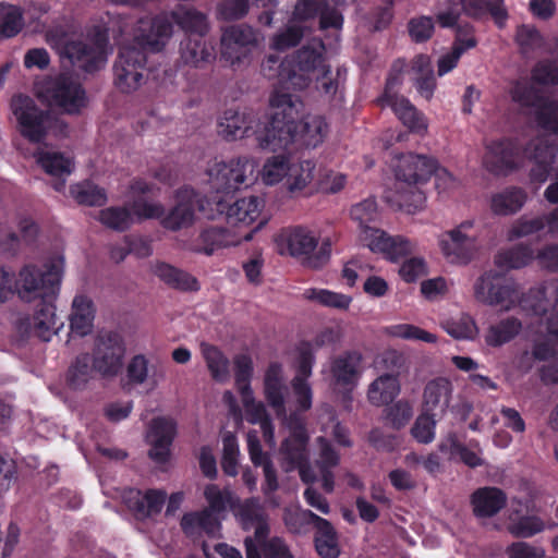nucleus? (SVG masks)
<instances>
[{
  "mask_svg": "<svg viewBox=\"0 0 558 558\" xmlns=\"http://www.w3.org/2000/svg\"><path fill=\"white\" fill-rule=\"evenodd\" d=\"M63 267V257L56 256L41 266L25 265L15 280L13 272L0 266V304L14 293V288L24 301L39 299L32 319V329L43 341H49L62 326L56 315L54 301L60 291Z\"/></svg>",
  "mask_w": 558,
  "mask_h": 558,
  "instance_id": "f257e3e1",
  "label": "nucleus"
},
{
  "mask_svg": "<svg viewBox=\"0 0 558 558\" xmlns=\"http://www.w3.org/2000/svg\"><path fill=\"white\" fill-rule=\"evenodd\" d=\"M269 105V121L262 131L256 132L260 148L276 151L288 148L290 144L315 148L324 142L328 123L322 116L308 114L298 120L303 104L296 96L275 89Z\"/></svg>",
  "mask_w": 558,
  "mask_h": 558,
  "instance_id": "f03ea898",
  "label": "nucleus"
},
{
  "mask_svg": "<svg viewBox=\"0 0 558 558\" xmlns=\"http://www.w3.org/2000/svg\"><path fill=\"white\" fill-rule=\"evenodd\" d=\"M475 299L487 305H501L507 310L520 304L535 316H544L558 305V279L532 287L520 293L515 280L496 270L484 272L474 284Z\"/></svg>",
  "mask_w": 558,
  "mask_h": 558,
  "instance_id": "7ed1b4c3",
  "label": "nucleus"
},
{
  "mask_svg": "<svg viewBox=\"0 0 558 558\" xmlns=\"http://www.w3.org/2000/svg\"><path fill=\"white\" fill-rule=\"evenodd\" d=\"M140 33L133 41L119 48L113 64L114 85L125 94L136 90L143 83L147 63V52H159L172 35L170 22L155 16L149 22H141Z\"/></svg>",
  "mask_w": 558,
  "mask_h": 558,
  "instance_id": "20e7f679",
  "label": "nucleus"
},
{
  "mask_svg": "<svg viewBox=\"0 0 558 558\" xmlns=\"http://www.w3.org/2000/svg\"><path fill=\"white\" fill-rule=\"evenodd\" d=\"M324 53L325 44L322 39L301 47L280 62L279 81L294 89H305L312 82V74L327 66Z\"/></svg>",
  "mask_w": 558,
  "mask_h": 558,
  "instance_id": "39448f33",
  "label": "nucleus"
},
{
  "mask_svg": "<svg viewBox=\"0 0 558 558\" xmlns=\"http://www.w3.org/2000/svg\"><path fill=\"white\" fill-rule=\"evenodd\" d=\"M11 109L22 137L32 144H40L59 120L49 110L41 109L27 95L19 94L11 99Z\"/></svg>",
  "mask_w": 558,
  "mask_h": 558,
  "instance_id": "423d86ee",
  "label": "nucleus"
},
{
  "mask_svg": "<svg viewBox=\"0 0 558 558\" xmlns=\"http://www.w3.org/2000/svg\"><path fill=\"white\" fill-rule=\"evenodd\" d=\"M437 170V160L425 155L407 153L398 158L395 175L398 182H403L411 189L412 202L408 206H413L414 210L423 207L426 197L416 186L427 182Z\"/></svg>",
  "mask_w": 558,
  "mask_h": 558,
  "instance_id": "0eeeda50",
  "label": "nucleus"
},
{
  "mask_svg": "<svg viewBox=\"0 0 558 558\" xmlns=\"http://www.w3.org/2000/svg\"><path fill=\"white\" fill-rule=\"evenodd\" d=\"M256 167L254 159L247 156L232 158L228 162H215L207 170L211 189L218 194L228 195L242 185L248 186L256 179Z\"/></svg>",
  "mask_w": 558,
  "mask_h": 558,
  "instance_id": "6e6552de",
  "label": "nucleus"
},
{
  "mask_svg": "<svg viewBox=\"0 0 558 558\" xmlns=\"http://www.w3.org/2000/svg\"><path fill=\"white\" fill-rule=\"evenodd\" d=\"M90 41L87 44L83 40H69L62 48V56L68 58L72 65L89 74L99 71L107 61L109 45L107 29L96 27Z\"/></svg>",
  "mask_w": 558,
  "mask_h": 558,
  "instance_id": "1a4fd4ad",
  "label": "nucleus"
},
{
  "mask_svg": "<svg viewBox=\"0 0 558 558\" xmlns=\"http://www.w3.org/2000/svg\"><path fill=\"white\" fill-rule=\"evenodd\" d=\"M314 165L310 160L291 163L284 155H276L268 158L263 167L262 177L267 185L279 183L286 179L289 193L295 194L303 191L312 181Z\"/></svg>",
  "mask_w": 558,
  "mask_h": 558,
  "instance_id": "9d476101",
  "label": "nucleus"
},
{
  "mask_svg": "<svg viewBox=\"0 0 558 558\" xmlns=\"http://www.w3.org/2000/svg\"><path fill=\"white\" fill-rule=\"evenodd\" d=\"M126 347L123 337L117 331H100L93 349V368L102 377L117 376L122 367Z\"/></svg>",
  "mask_w": 558,
  "mask_h": 558,
  "instance_id": "9b49d317",
  "label": "nucleus"
},
{
  "mask_svg": "<svg viewBox=\"0 0 558 558\" xmlns=\"http://www.w3.org/2000/svg\"><path fill=\"white\" fill-rule=\"evenodd\" d=\"M439 247L450 263L469 264L478 248V234L474 230V222L466 220L445 232L439 239Z\"/></svg>",
  "mask_w": 558,
  "mask_h": 558,
  "instance_id": "f8f14e48",
  "label": "nucleus"
},
{
  "mask_svg": "<svg viewBox=\"0 0 558 558\" xmlns=\"http://www.w3.org/2000/svg\"><path fill=\"white\" fill-rule=\"evenodd\" d=\"M43 96L53 106L68 113H77L85 107V90L71 76L59 74L46 80L41 89Z\"/></svg>",
  "mask_w": 558,
  "mask_h": 558,
  "instance_id": "ddd939ff",
  "label": "nucleus"
},
{
  "mask_svg": "<svg viewBox=\"0 0 558 558\" xmlns=\"http://www.w3.org/2000/svg\"><path fill=\"white\" fill-rule=\"evenodd\" d=\"M220 43L221 58L231 65H240L248 61L257 47V31L246 24L232 25L223 29Z\"/></svg>",
  "mask_w": 558,
  "mask_h": 558,
  "instance_id": "4468645a",
  "label": "nucleus"
},
{
  "mask_svg": "<svg viewBox=\"0 0 558 558\" xmlns=\"http://www.w3.org/2000/svg\"><path fill=\"white\" fill-rule=\"evenodd\" d=\"M523 150L524 147L518 140L493 141L486 146L483 165L488 172L495 175H507L519 168Z\"/></svg>",
  "mask_w": 558,
  "mask_h": 558,
  "instance_id": "2eb2a0df",
  "label": "nucleus"
},
{
  "mask_svg": "<svg viewBox=\"0 0 558 558\" xmlns=\"http://www.w3.org/2000/svg\"><path fill=\"white\" fill-rule=\"evenodd\" d=\"M289 436L281 445L284 459L293 466L307 464V445L310 436L304 417L300 413H291L288 417Z\"/></svg>",
  "mask_w": 558,
  "mask_h": 558,
  "instance_id": "dca6fc26",
  "label": "nucleus"
},
{
  "mask_svg": "<svg viewBox=\"0 0 558 558\" xmlns=\"http://www.w3.org/2000/svg\"><path fill=\"white\" fill-rule=\"evenodd\" d=\"M558 153V146L547 140L537 137L531 140L524 147L523 156L533 160L530 179L534 183H544L553 171Z\"/></svg>",
  "mask_w": 558,
  "mask_h": 558,
  "instance_id": "f3484780",
  "label": "nucleus"
},
{
  "mask_svg": "<svg viewBox=\"0 0 558 558\" xmlns=\"http://www.w3.org/2000/svg\"><path fill=\"white\" fill-rule=\"evenodd\" d=\"M196 193L184 186L175 192V205L160 218L162 228L169 231H180L191 227L195 219Z\"/></svg>",
  "mask_w": 558,
  "mask_h": 558,
  "instance_id": "a211bd4d",
  "label": "nucleus"
},
{
  "mask_svg": "<svg viewBox=\"0 0 558 558\" xmlns=\"http://www.w3.org/2000/svg\"><path fill=\"white\" fill-rule=\"evenodd\" d=\"M177 433L175 423L167 417H155L149 425L148 439L150 449L148 457L158 464L170 459V447Z\"/></svg>",
  "mask_w": 558,
  "mask_h": 558,
  "instance_id": "6ab92c4d",
  "label": "nucleus"
},
{
  "mask_svg": "<svg viewBox=\"0 0 558 558\" xmlns=\"http://www.w3.org/2000/svg\"><path fill=\"white\" fill-rule=\"evenodd\" d=\"M302 521L313 524L315 527L314 545L317 554L322 558H338L340 547L338 544V534L333 525L312 510H304L301 513Z\"/></svg>",
  "mask_w": 558,
  "mask_h": 558,
  "instance_id": "aec40b11",
  "label": "nucleus"
},
{
  "mask_svg": "<svg viewBox=\"0 0 558 558\" xmlns=\"http://www.w3.org/2000/svg\"><path fill=\"white\" fill-rule=\"evenodd\" d=\"M362 354L354 350L344 351L330 362V375L335 387L351 391L359 381Z\"/></svg>",
  "mask_w": 558,
  "mask_h": 558,
  "instance_id": "412c9836",
  "label": "nucleus"
},
{
  "mask_svg": "<svg viewBox=\"0 0 558 558\" xmlns=\"http://www.w3.org/2000/svg\"><path fill=\"white\" fill-rule=\"evenodd\" d=\"M264 397L278 416L286 415V398L289 392L279 362H270L264 374Z\"/></svg>",
  "mask_w": 558,
  "mask_h": 558,
  "instance_id": "4be33fe9",
  "label": "nucleus"
},
{
  "mask_svg": "<svg viewBox=\"0 0 558 558\" xmlns=\"http://www.w3.org/2000/svg\"><path fill=\"white\" fill-rule=\"evenodd\" d=\"M257 123L252 110L227 109L218 120V134L226 141H235L250 135Z\"/></svg>",
  "mask_w": 558,
  "mask_h": 558,
  "instance_id": "5701e85b",
  "label": "nucleus"
},
{
  "mask_svg": "<svg viewBox=\"0 0 558 558\" xmlns=\"http://www.w3.org/2000/svg\"><path fill=\"white\" fill-rule=\"evenodd\" d=\"M453 386L445 377L430 379L424 387L422 411L442 418L450 405Z\"/></svg>",
  "mask_w": 558,
  "mask_h": 558,
  "instance_id": "b1692460",
  "label": "nucleus"
},
{
  "mask_svg": "<svg viewBox=\"0 0 558 558\" xmlns=\"http://www.w3.org/2000/svg\"><path fill=\"white\" fill-rule=\"evenodd\" d=\"M166 498V492L160 489H147L142 493L140 489L130 488L123 495L128 509L141 519L160 513Z\"/></svg>",
  "mask_w": 558,
  "mask_h": 558,
  "instance_id": "393cba45",
  "label": "nucleus"
},
{
  "mask_svg": "<svg viewBox=\"0 0 558 558\" xmlns=\"http://www.w3.org/2000/svg\"><path fill=\"white\" fill-rule=\"evenodd\" d=\"M238 518L243 531L254 529L255 541H265L270 533L268 514L260 506L259 499L251 497L245 499L238 509Z\"/></svg>",
  "mask_w": 558,
  "mask_h": 558,
  "instance_id": "a878e982",
  "label": "nucleus"
},
{
  "mask_svg": "<svg viewBox=\"0 0 558 558\" xmlns=\"http://www.w3.org/2000/svg\"><path fill=\"white\" fill-rule=\"evenodd\" d=\"M234 236L223 227H208L191 242L190 251L211 256L216 251L236 245Z\"/></svg>",
  "mask_w": 558,
  "mask_h": 558,
  "instance_id": "bb28decb",
  "label": "nucleus"
},
{
  "mask_svg": "<svg viewBox=\"0 0 558 558\" xmlns=\"http://www.w3.org/2000/svg\"><path fill=\"white\" fill-rule=\"evenodd\" d=\"M350 215L361 230L364 241L369 243L383 230L379 228V211L376 199L368 197L351 207Z\"/></svg>",
  "mask_w": 558,
  "mask_h": 558,
  "instance_id": "cd10ccee",
  "label": "nucleus"
},
{
  "mask_svg": "<svg viewBox=\"0 0 558 558\" xmlns=\"http://www.w3.org/2000/svg\"><path fill=\"white\" fill-rule=\"evenodd\" d=\"M264 202L258 196L251 195L236 199L233 204L225 206L221 199L218 201L220 211H225L229 223L250 226L260 215Z\"/></svg>",
  "mask_w": 558,
  "mask_h": 558,
  "instance_id": "c85d7f7f",
  "label": "nucleus"
},
{
  "mask_svg": "<svg viewBox=\"0 0 558 558\" xmlns=\"http://www.w3.org/2000/svg\"><path fill=\"white\" fill-rule=\"evenodd\" d=\"M474 515L492 518L507 505V495L497 487H481L471 495Z\"/></svg>",
  "mask_w": 558,
  "mask_h": 558,
  "instance_id": "c756f323",
  "label": "nucleus"
},
{
  "mask_svg": "<svg viewBox=\"0 0 558 558\" xmlns=\"http://www.w3.org/2000/svg\"><path fill=\"white\" fill-rule=\"evenodd\" d=\"M181 58L185 64L201 68L216 58L215 48L207 44L205 35L186 36L180 46Z\"/></svg>",
  "mask_w": 558,
  "mask_h": 558,
  "instance_id": "7c9ffc66",
  "label": "nucleus"
},
{
  "mask_svg": "<svg viewBox=\"0 0 558 558\" xmlns=\"http://www.w3.org/2000/svg\"><path fill=\"white\" fill-rule=\"evenodd\" d=\"M159 16L167 19L172 28V23H175L182 31H184L186 36H193L196 34L206 35L208 31L206 15L192 7L178 5L170 13L171 21L167 16Z\"/></svg>",
  "mask_w": 558,
  "mask_h": 558,
  "instance_id": "2f4dec72",
  "label": "nucleus"
},
{
  "mask_svg": "<svg viewBox=\"0 0 558 558\" xmlns=\"http://www.w3.org/2000/svg\"><path fill=\"white\" fill-rule=\"evenodd\" d=\"M280 242L287 245L291 256H304L306 258L311 256L318 244L316 236L310 230L300 226L282 231Z\"/></svg>",
  "mask_w": 558,
  "mask_h": 558,
  "instance_id": "473e14b6",
  "label": "nucleus"
},
{
  "mask_svg": "<svg viewBox=\"0 0 558 558\" xmlns=\"http://www.w3.org/2000/svg\"><path fill=\"white\" fill-rule=\"evenodd\" d=\"M527 201V193L520 186H508L493 194L490 209L497 216H511L522 209Z\"/></svg>",
  "mask_w": 558,
  "mask_h": 558,
  "instance_id": "72a5a7b5",
  "label": "nucleus"
},
{
  "mask_svg": "<svg viewBox=\"0 0 558 558\" xmlns=\"http://www.w3.org/2000/svg\"><path fill=\"white\" fill-rule=\"evenodd\" d=\"M372 252L384 253L392 262L405 257L413 252V244L404 236H390L385 231L367 243Z\"/></svg>",
  "mask_w": 558,
  "mask_h": 558,
  "instance_id": "f704fd0d",
  "label": "nucleus"
},
{
  "mask_svg": "<svg viewBox=\"0 0 558 558\" xmlns=\"http://www.w3.org/2000/svg\"><path fill=\"white\" fill-rule=\"evenodd\" d=\"M95 318V308L93 301L83 294L76 295L72 302V313L70 315L71 331L77 336L84 337L92 331Z\"/></svg>",
  "mask_w": 558,
  "mask_h": 558,
  "instance_id": "c9c22d12",
  "label": "nucleus"
},
{
  "mask_svg": "<svg viewBox=\"0 0 558 558\" xmlns=\"http://www.w3.org/2000/svg\"><path fill=\"white\" fill-rule=\"evenodd\" d=\"M385 107L391 108L396 117L410 132L418 135H424L427 132L428 124L425 116L408 98H400L385 105Z\"/></svg>",
  "mask_w": 558,
  "mask_h": 558,
  "instance_id": "e433bc0d",
  "label": "nucleus"
},
{
  "mask_svg": "<svg viewBox=\"0 0 558 558\" xmlns=\"http://www.w3.org/2000/svg\"><path fill=\"white\" fill-rule=\"evenodd\" d=\"M400 392V383L395 375H381L368 388L367 398L376 407L391 403Z\"/></svg>",
  "mask_w": 558,
  "mask_h": 558,
  "instance_id": "4c0bfd02",
  "label": "nucleus"
},
{
  "mask_svg": "<svg viewBox=\"0 0 558 558\" xmlns=\"http://www.w3.org/2000/svg\"><path fill=\"white\" fill-rule=\"evenodd\" d=\"M510 97L521 108L535 111L547 96L531 80H517L510 88Z\"/></svg>",
  "mask_w": 558,
  "mask_h": 558,
  "instance_id": "58836bf2",
  "label": "nucleus"
},
{
  "mask_svg": "<svg viewBox=\"0 0 558 558\" xmlns=\"http://www.w3.org/2000/svg\"><path fill=\"white\" fill-rule=\"evenodd\" d=\"M466 2V15L473 19H482L489 14L498 27H504L508 12L504 0H464Z\"/></svg>",
  "mask_w": 558,
  "mask_h": 558,
  "instance_id": "ea45409f",
  "label": "nucleus"
},
{
  "mask_svg": "<svg viewBox=\"0 0 558 558\" xmlns=\"http://www.w3.org/2000/svg\"><path fill=\"white\" fill-rule=\"evenodd\" d=\"M522 329V323L517 317H507L492 325L486 335L485 342L493 348L501 347L514 339Z\"/></svg>",
  "mask_w": 558,
  "mask_h": 558,
  "instance_id": "a19ab883",
  "label": "nucleus"
},
{
  "mask_svg": "<svg viewBox=\"0 0 558 558\" xmlns=\"http://www.w3.org/2000/svg\"><path fill=\"white\" fill-rule=\"evenodd\" d=\"M155 274L168 286L182 291H197L199 283L191 274L175 268L169 264L160 263Z\"/></svg>",
  "mask_w": 558,
  "mask_h": 558,
  "instance_id": "79ce46f5",
  "label": "nucleus"
},
{
  "mask_svg": "<svg viewBox=\"0 0 558 558\" xmlns=\"http://www.w3.org/2000/svg\"><path fill=\"white\" fill-rule=\"evenodd\" d=\"M155 274L168 286L182 291H197L199 283L191 274L175 268L169 264L160 263Z\"/></svg>",
  "mask_w": 558,
  "mask_h": 558,
  "instance_id": "37998d69",
  "label": "nucleus"
},
{
  "mask_svg": "<svg viewBox=\"0 0 558 558\" xmlns=\"http://www.w3.org/2000/svg\"><path fill=\"white\" fill-rule=\"evenodd\" d=\"M37 163L44 171L56 178L69 175L73 170L72 159L59 151L38 150L35 154Z\"/></svg>",
  "mask_w": 558,
  "mask_h": 558,
  "instance_id": "c03bdc74",
  "label": "nucleus"
},
{
  "mask_svg": "<svg viewBox=\"0 0 558 558\" xmlns=\"http://www.w3.org/2000/svg\"><path fill=\"white\" fill-rule=\"evenodd\" d=\"M534 257V251L531 245L519 243L499 252L495 257V264L498 267L519 269L529 265Z\"/></svg>",
  "mask_w": 558,
  "mask_h": 558,
  "instance_id": "a18cd8bd",
  "label": "nucleus"
},
{
  "mask_svg": "<svg viewBox=\"0 0 558 558\" xmlns=\"http://www.w3.org/2000/svg\"><path fill=\"white\" fill-rule=\"evenodd\" d=\"M213 513L214 512L208 509L185 513L181 519L183 532L190 534L195 527H199L208 536L214 537L216 532L220 529V522Z\"/></svg>",
  "mask_w": 558,
  "mask_h": 558,
  "instance_id": "49530a36",
  "label": "nucleus"
},
{
  "mask_svg": "<svg viewBox=\"0 0 558 558\" xmlns=\"http://www.w3.org/2000/svg\"><path fill=\"white\" fill-rule=\"evenodd\" d=\"M438 450L442 453H449L450 458L459 457V459L470 468H476L483 464L477 453L459 441L456 433H449L448 436L439 442Z\"/></svg>",
  "mask_w": 558,
  "mask_h": 558,
  "instance_id": "de8ad7c7",
  "label": "nucleus"
},
{
  "mask_svg": "<svg viewBox=\"0 0 558 558\" xmlns=\"http://www.w3.org/2000/svg\"><path fill=\"white\" fill-rule=\"evenodd\" d=\"M549 213L542 216L529 218L521 216L514 220L508 230L507 238L509 241L538 234L545 227H548Z\"/></svg>",
  "mask_w": 558,
  "mask_h": 558,
  "instance_id": "09e8293b",
  "label": "nucleus"
},
{
  "mask_svg": "<svg viewBox=\"0 0 558 558\" xmlns=\"http://www.w3.org/2000/svg\"><path fill=\"white\" fill-rule=\"evenodd\" d=\"M515 43L519 46L520 53L525 58L545 46V39L541 32L534 25L529 24L517 27Z\"/></svg>",
  "mask_w": 558,
  "mask_h": 558,
  "instance_id": "8fccbe9b",
  "label": "nucleus"
},
{
  "mask_svg": "<svg viewBox=\"0 0 558 558\" xmlns=\"http://www.w3.org/2000/svg\"><path fill=\"white\" fill-rule=\"evenodd\" d=\"M24 26L23 12L20 8L0 3V39L15 37Z\"/></svg>",
  "mask_w": 558,
  "mask_h": 558,
  "instance_id": "3c124183",
  "label": "nucleus"
},
{
  "mask_svg": "<svg viewBox=\"0 0 558 558\" xmlns=\"http://www.w3.org/2000/svg\"><path fill=\"white\" fill-rule=\"evenodd\" d=\"M99 221L109 229L124 232L133 225V215L124 206H111L99 211Z\"/></svg>",
  "mask_w": 558,
  "mask_h": 558,
  "instance_id": "603ef678",
  "label": "nucleus"
},
{
  "mask_svg": "<svg viewBox=\"0 0 558 558\" xmlns=\"http://www.w3.org/2000/svg\"><path fill=\"white\" fill-rule=\"evenodd\" d=\"M534 120L539 129L558 135V99L546 97L534 111Z\"/></svg>",
  "mask_w": 558,
  "mask_h": 558,
  "instance_id": "864d4df0",
  "label": "nucleus"
},
{
  "mask_svg": "<svg viewBox=\"0 0 558 558\" xmlns=\"http://www.w3.org/2000/svg\"><path fill=\"white\" fill-rule=\"evenodd\" d=\"M304 296L314 301L323 306L337 308V310H348L352 298L350 295L333 292L327 289H315L311 288L305 290Z\"/></svg>",
  "mask_w": 558,
  "mask_h": 558,
  "instance_id": "5fc2aeb1",
  "label": "nucleus"
},
{
  "mask_svg": "<svg viewBox=\"0 0 558 558\" xmlns=\"http://www.w3.org/2000/svg\"><path fill=\"white\" fill-rule=\"evenodd\" d=\"M403 65L404 63L401 62L400 60L396 61L392 64L386 80L384 92L377 99L378 104L381 107H385V105L404 97L399 94L403 81Z\"/></svg>",
  "mask_w": 558,
  "mask_h": 558,
  "instance_id": "6e6d98bb",
  "label": "nucleus"
},
{
  "mask_svg": "<svg viewBox=\"0 0 558 558\" xmlns=\"http://www.w3.org/2000/svg\"><path fill=\"white\" fill-rule=\"evenodd\" d=\"M204 497L208 502V510L220 513L226 511L227 507H235L239 499H235L232 492L229 489L221 490L216 484H208L204 489Z\"/></svg>",
  "mask_w": 558,
  "mask_h": 558,
  "instance_id": "4d7b16f0",
  "label": "nucleus"
},
{
  "mask_svg": "<svg viewBox=\"0 0 558 558\" xmlns=\"http://www.w3.org/2000/svg\"><path fill=\"white\" fill-rule=\"evenodd\" d=\"M71 195L81 205L102 206L107 202L106 191L90 182L73 185Z\"/></svg>",
  "mask_w": 558,
  "mask_h": 558,
  "instance_id": "13d9d810",
  "label": "nucleus"
},
{
  "mask_svg": "<svg viewBox=\"0 0 558 558\" xmlns=\"http://www.w3.org/2000/svg\"><path fill=\"white\" fill-rule=\"evenodd\" d=\"M203 355L207 367L217 381H223L229 375V361L215 345H203Z\"/></svg>",
  "mask_w": 558,
  "mask_h": 558,
  "instance_id": "bf43d9fd",
  "label": "nucleus"
},
{
  "mask_svg": "<svg viewBox=\"0 0 558 558\" xmlns=\"http://www.w3.org/2000/svg\"><path fill=\"white\" fill-rule=\"evenodd\" d=\"M90 357L88 354L76 356L75 361L68 369V385L73 389H80L86 385L90 378L93 365L90 366Z\"/></svg>",
  "mask_w": 558,
  "mask_h": 558,
  "instance_id": "052dcab7",
  "label": "nucleus"
},
{
  "mask_svg": "<svg viewBox=\"0 0 558 558\" xmlns=\"http://www.w3.org/2000/svg\"><path fill=\"white\" fill-rule=\"evenodd\" d=\"M532 83L537 86H558V64L553 60H539L531 69Z\"/></svg>",
  "mask_w": 558,
  "mask_h": 558,
  "instance_id": "680f3d73",
  "label": "nucleus"
},
{
  "mask_svg": "<svg viewBox=\"0 0 558 558\" xmlns=\"http://www.w3.org/2000/svg\"><path fill=\"white\" fill-rule=\"evenodd\" d=\"M221 468L226 475L238 474V457L240 454L236 436L233 433H226L222 437Z\"/></svg>",
  "mask_w": 558,
  "mask_h": 558,
  "instance_id": "e2e57ef3",
  "label": "nucleus"
},
{
  "mask_svg": "<svg viewBox=\"0 0 558 558\" xmlns=\"http://www.w3.org/2000/svg\"><path fill=\"white\" fill-rule=\"evenodd\" d=\"M440 418L422 411L411 427L412 437L420 444H430L435 438L437 422Z\"/></svg>",
  "mask_w": 558,
  "mask_h": 558,
  "instance_id": "0e129e2a",
  "label": "nucleus"
},
{
  "mask_svg": "<svg viewBox=\"0 0 558 558\" xmlns=\"http://www.w3.org/2000/svg\"><path fill=\"white\" fill-rule=\"evenodd\" d=\"M407 26L409 36L415 44L428 41L435 33V21L427 15L410 19Z\"/></svg>",
  "mask_w": 558,
  "mask_h": 558,
  "instance_id": "69168bd1",
  "label": "nucleus"
},
{
  "mask_svg": "<svg viewBox=\"0 0 558 558\" xmlns=\"http://www.w3.org/2000/svg\"><path fill=\"white\" fill-rule=\"evenodd\" d=\"M545 529L544 521L536 515H523L508 526L509 533L518 538H530Z\"/></svg>",
  "mask_w": 558,
  "mask_h": 558,
  "instance_id": "338daca9",
  "label": "nucleus"
},
{
  "mask_svg": "<svg viewBox=\"0 0 558 558\" xmlns=\"http://www.w3.org/2000/svg\"><path fill=\"white\" fill-rule=\"evenodd\" d=\"M462 13L466 14V2L464 0H447L444 10L436 14V21L442 28H453Z\"/></svg>",
  "mask_w": 558,
  "mask_h": 558,
  "instance_id": "774afa93",
  "label": "nucleus"
}]
</instances>
